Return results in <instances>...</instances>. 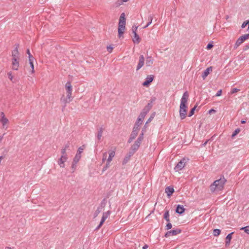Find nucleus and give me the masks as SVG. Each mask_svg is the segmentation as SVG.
<instances>
[{
  "instance_id": "nucleus-1",
  "label": "nucleus",
  "mask_w": 249,
  "mask_h": 249,
  "mask_svg": "<svg viewBox=\"0 0 249 249\" xmlns=\"http://www.w3.org/2000/svg\"><path fill=\"white\" fill-rule=\"evenodd\" d=\"M189 94L187 91L185 92L181 99L179 106V117L181 120L184 119L186 117L187 113V102Z\"/></svg>"
},
{
  "instance_id": "nucleus-2",
  "label": "nucleus",
  "mask_w": 249,
  "mask_h": 249,
  "mask_svg": "<svg viewBox=\"0 0 249 249\" xmlns=\"http://www.w3.org/2000/svg\"><path fill=\"white\" fill-rule=\"evenodd\" d=\"M226 181V179L224 177L215 180L210 187L211 192H214L216 190L220 191L222 190Z\"/></svg>"
},
{
  "instance_id": "nucleus-3",
  "label": "nucleus",
  "mask_w": 249,
  "mask_h": 249,
  "mask_svg": "<svg viewBox=\"0 0 249 249\" xmlns=\"http://www.w3.org/2000/svg\"><path fill=\"white\" fill-rule=\"evenodd\" d=\"M69 97L67 94L66 97H65L64 95H63L60 98V102L62 106V111H64L65 109L67 104L72 100L73 98L72 96H70V98H69Z\"/></svg>"
},
{
  "instance_id": "nucleus-4",
  "label": "nucleus",
  "mask_w": 249,
  "mask_h": 249,
  "mask_svg": "<svg viewBox=\"0 0 249 249\" xmlns=\"http://www.w3.org/2000/svg\"><path fill=\"white\" fill-rule=\"evenodd\" d=\"M125 21H119L118 24V36L119 38L123 36V34L125 29Z\"/></svg>"
},
{
  "instance_id": "nucleus-5",
  "label": "nucleus",
  "mask_w": 249,
  "mask_h": 249,
  "mask_svg": "<svg viewBox=\"0 0 249 249\" xmlns=\"http://www.w3.org/2000/svg\"><path fill=\"white\" fill-rule=\"evenodd\" d=\"M181 230L179 229H176L175 230L168 231L165 234V237H168L171 236L176 235L181 233Z\"/></svg>"
},
{
  "instance_id": "nucleus-6",
  "label": "nucleus",
  "mask_w": 249,
  "mask_h": 249,
  "mask_svg": "<svg viewBox=\"0 0 249 249\" xmlns=\"http://www.w3.org/2000/svg\"><path fill=\"white\" fill-rule=\"evenodd\" d=\"M185 159H183L179 161L177 165L175 167L174 170L178 172L180 170H181L185 166V162H184Z\"/></svg>"
},
{
  "instance_id": "nucleus-7",
  "label": "nucleus",
  "mask_w": 249,
  "mask_h": 249,
  "mask_svg": "<svg viewBox=\"0 0 249 249\" xmlns=\"http://www.w3.org/2000/svg\"><path fill=\"white\" fill-rule=\"evenodd\" d=\"M65 88L66 89L67 94L69 96H72V88L70 82L68 81L66 83L65 85ZM69 98H70V97H69Z\"/></svg>"
},
{
  "instance_id": "nucleus-8",
  "label": "nucleus",
  "mask_w": 249,
  "mask_h": 249,
  "mask_svg": "<svg viewBox=\"0 0 249 249\" xmlns=\"http://www.w3.org/2000/svg\"><path fill=\"white\" fill-rule=\"evenodd\" d=\"M154 76L153 75H148L146 78L145 81L143 82L142 86L147 87L152 82L154 79Z\"/></svg>"
},
{
  "instance_id": "nucleus-9",
  "label": "nucleus",
  "mask_w": 249,
  "mask_h": 249,
  "mask_svg": "<svg viewBox=\"0 0 249 249\" xmlns=\"http://www.w3.org/2000/svg\"><path fill=\"white\" fill-rule=\"evenodd\" d=\"M18 58H12V69L14 70H18L19 67V61Z\"/></svg>"
},
{
  "instance_id": "nucleus-10",
  "label": "nucleus",
  "mask_w": 249,
  "mask_h": 249,
  "mask_svg": "<svg viewBox=\"0 0 249 249\" xmlns=\"http://www.w3.org/2000/svg\"><path fill=\"white\" fill-rule=\"evenodd\" d=\"M67 156H61L58 160V164L60 167L64 168L65 167L64 162L67 160Z\"/></svg>"
},
{
  "instance_id": "nucleus-11",
  "label": "nucleus",
  "mask_w": 249,
  "mask_h": 249,
  "mask_svg": "<svg viewBox=\"0 0 249 249\" xmlns=\"http://www.w3.org/2000/svg\"><path fill=\"white\" fill-rule=\"evenodd\" d=\"M144 57L143 55H141L139 57V61L137 66L136 71L139 70L144 65Z\"/></svg>"
},
{
  "instance_id": "nucleus-12",
  "label": "nucleus",
  "mask_w": 249,
  "mask_h": 249,
  "mask_svg": "<svg viewBox=\"0 0 249 249\" xmlns=\"http://www.w3.org/2000/svg\"><path fill=\"white\" fill-rule=\"evenodd\" d=\"M213 71V67H209L207 68L203 72V73L202 74V77L203 80L205 79L206 77L209 75V74L210 73V72L212 71Z\"/></svg>"
},
{
  "instance_id": "nucleus-13",
  "label": "nucleus",
  "mask_w": 249,
  "mask_h": 249,
  "mask_svg": "<svg viewBox=\"0 0 249 249\" xmlns=\"http://www.w3.org/2000/svg\"><path fill=\"white\" fill-rule=\"evenodd\" d=\"M165 192L166 193L167 196L170 197L174 192V189L173 187L168 186L165 188Z\"/></svg>"
},
{
  "instance_id": "nucleus-14",
  "label": "nucleus",
  "mask_w": 249,
  "mask_h": 249,
  "mask_svg": "<svg viewBox=\"0 0 249 249\" xmlns=\"http://www.w3.org/2000/svg\"><path fill=\"white\" fill-rule=\"evenodd\" d=\"M233 233V232H232L229 234H228L226 237L225 241V246L228 247L230 246L231 240L232 238V235Z\"/></svg>"
},
{
  "instance_id": "nucleus-15",
  "label": "nucleus",
  "mask_w": 249,
  "mask_h": 249,
  "mask_svg": "<svg viewBox=\"0 0 249 249\" xmlns=\"http://www.w3.org/2000/svg\"><path fill=\"white\" fill-rule=\"evenodd\" d=\"M185 211V209L183 206L178 205L176 209V212L179 214H181Z\"/></svg>"
},
{
  "instance_id": "nucleus-16",
  "label": "nucleus",
  "mask_w": 249,
  "mask_h": 249,
  "mask_svg": "<svg viewBox=\"0 0 249 249\" xmlns=\"http://www.w3.org/2000/svg\"><path fill=\"white\" fill-rule=\"evenodd\" d=\"M138 132H135V131H132L130 134V138L128 140V142L131 143L133 141V140L136 138V136L138 135Z\"/></svg>"
},
{
  "instance_id": "nucleus-17",
  "label": "nucleus",
  "mask_w": 249,
  "mask_h": 249,
  "mask_svg": "<svg viewBox=\"0 0 249 249\" xmlns=\"http://www.w3.org/2000/svg\"><path fill=\"white\" fill-rule=\"evenodd\" d=\"M19 53L18 50L17 49V47H15V48L12 51V58H19Z\"/></svg>"
},
{
  "instance_id": "nucleus-18",
  "label": "nucleus",
  "mask_w": 249,
  "mask_h": 249,
  "mask_svg": "<svg viewBox=\"0 0 249 249\" xmlns=\"http://www.w3.org/2000/svg\"><path fill=\"white\" fill-rule=\"evenodd\" d=\"M134 34V37L133 38V41L134 43L139 44L140 42L141 38L137 33L135 32Z\"/></svg>"
},
{
  "instance_id": "nucleus-19",
  "label": "nucleus",
  "mask_w": 249,
  "mask_h": 249,
  "mask_svg": "<svg viewBox=\"0 0 249 249\" xmlns=\"http://www.w3.org/2000/svg\"><path fill=\"white\" fill-rule=\"evenodd\" d=\"M153 63V59L151 56H147L146 59V65L147 67H150Z\"/></svg>"
},
{
  "instance_id": "nucleus-20",
  "label": "nucleus",
  "mask_w": 249,
  "mask_h": 249,
  "mask_svg": "<svg viewBox=\"0 0 249 249\" xmlns=\"http://www.w3.org/2000/svg\"><path fill=\"white\" fill-rule=\"evenodd\" d=\"M143 130L142 132V133L140 134L138 138L137 139V140L135 141V142L136 143H138L139 144H141V142H142V140L143 139V135H144V133L143 132Z\"/></svg>"
},
{
  "instance_id": "nucleus-21",
  "label": "nucleus",
  "mask_w": 249,
  "mask_h": 249,
  "mask_svg": "<svg viewBox=\"0 0 249 249\" xmlns=\"http://www.w3.org/2000/svg\"><path fill=\"white\" fill-rule=\"evenodd\" d=\"M104 131V128L102 127H101L99 130L98 131L97 138L98 140L100 141L101 139V137L102 136L103 132Z\"/></svg>"
},
{
  "instance_id": "nucleus-22",
  "label": "nucleus",
  "mask_w": 249,
  "mask_h": 249,
  "mask_svg": "<svg viewBox=\"0 0 249 249\" xmlns=\"http://www.w3.org/2000/svg\"><path fill=\"white\" fill-rule=\"evenodd\" d=\"M169 216L170 215L169 210H166L164 213L163 217L167 222H170Z\"/></svg>"
},
{
  "instance_id": "nucleus-23",
  "label": "nucleus",
  "mask_w": 249,
  "mask_h": 249,
  "mask_svg": "<svg viewBox=\"0 0 249 249\" xmlns=\"http://www.w3.org/2000/svg\"><path fill=\"white\" fill-rule=\"evenodd\" d=\"M152 108L151 104H148L142 109V111L147 113L149 110Z\"/></svg>"
},
{
  "instance_id": "nucleus-24",
  "label": "nucleus",
  "mask_w": 249,
  "mask_h": 249,
  "mask_svg": "<svg viewBox=\"0 0 249 249\" xmlns=\"http://www.w3.org/2000/svg\"><path fill=\"white\" fill-rule=\"evenodd\" d=\"M153 19V15H149V16H148L149 22H148V23H147V24L145 26H144L143 27V28H146L149 25H150L151 24L152 22Z\"/></svg>"
},
{
  "instance_id": "nucleus-25",
  "label": "nucleus",
  "mask_w": 249,
  "mask_h": 249,
  "mask_svg": "<svg viewBox=\"0 0 249 249\" xmlns=\"http://www.w3.org/2000/svg\"><path fill=\"white\" fill-rule=\"evenodd\" d=\"M115 154V153L114 151H111L109 153V157H108V159H107V161H108V162H111V161L112 160V158L114 157Z\"/></svg>"
},
{
  "instance_id": "nucleus-26",
  "label": "nucleus",
  "mask_w": 249,
  "mask_h": 249,
  "mask_svg": "<svg viewBox=\"0 0 249 249\" xmlns=\"http://www.w3.org/2000/svg\"><path fill=\"white\" fill-rule=\"evenodd\" d=\"M140 145L137 143L135 142L134 144H133L131 147V150H134V151H136L139 148Z\"/></svg>"
},
{
  "instance_id": "nucleus-27",
  "label": "nucleus",
  "mask_w": 249,
  "mask_h": 249,
  "mask_svg": "<svg viewBox=\"0 0 249 249\" xmlns=\"http://www.w3.org/2000/svg\"><path fill=\"white\" fill-rule=\"evenodd\" d=\"M0 121L4 126L8 122V120L5 117H2Z\"/></svg>"
},
{
  "instance_id": "nucleus-28",
  "label": "nucleus",
  "mask_w": 249,
  "mask_h": 249,
  "mask_svg": "<svg viewBox=\"0 0 249 249\" xmlns=\"http://www.w3.org/2000/svg\"><path fill=\"white\" fill-rule=\"evenodd\" d=\"M81 157V155H79V153H76V155L75 156L73 159V161H74V163H77L80 160Z\"/></svg>"
},
{
  "instance_id": "nucleus-29",
  "label": "nucleus",
  "mask_w": 249,
  "mask_h": 249,
  "mask_svg": "<svg viewBox=\"0 0 249 249\" xmlns=\"http://www.w3.org/2000/svg\"><path fill=\"white\" fill-rule=\"evenodd\" d=\"M197 107V106H195L190 110V111L189 112V113L188 114V116L189 117H191L192 116V115H194V112H195V110H196V108Z\"/></svg>"
},
{
  "instance_id": "nucleus-30",
  "label": "nucleus",
  "mask_w": 249,
  "mask_h": 249,
  "mask_svg": "<svg viewBox=\"0 0 249 249\" xmlns=\"http://www.w3.org/2000/svg\"><path fill=\"white\" fill-rule=\"evenodd\" d=\"M221 232V231L219 229H214L213 230V234L214 236H218Z\"/></svg>"
},
{
  "instance_id": "nucleus-31",
  "label": "nucleus",
  "mask_w": 249,
  "mask_h": 249,
  "mask_svg": "<svg viewBox=\"0 0 249 249\" xmlns=\"http://www.w3.org/2000/svg\"><path fill=\"white\" fill-rule=\"evenodd\" d=\"M155 115H156V113L155 112H153L151 114V116L149 118V119H148V120L147 121L146 123V124L150 123L153 119V118H154V117L155 116Z\"/></svg>"
},
{
  "instance_id": "nucleus-32",
  "label": "nucleus",
  "mask_w": 249,
  "mask_h": 249,
  "mask_svg": "<svg viewBox=\"0 0 249 249\" xmlns=\"http://www.w3.org/2000/svg\"><path fill=\"white\" fill-rule=\"evenodd\" d=\"M130 157L126 155L123 161V164L124 165L127 163V162L129 160Z\"/></svg>"
},
{
  "instance_id": "nucleus-33",
  "label": "nucleus",
  "mask_w": 249,
  "mask_h": 249,
  "mask_svg": "<svg viewBox=\"0 0 249 249\" xmlns=\"http://www.w3.org/2000/svg\"><path fill=\"white\" fill-rule=\"evenodd\" d=\"M240 230H243L246 233L249 234V226L242 227L240 228Z\"/></svg>"
},
{
  "instance_id": "nucleus-34",
  "label": "nucleus",
  "mask_w": 249,
  "mask_h": 249,
  "mask_svg": "<svg viewBox=\"0 0 249 249\" xmlns=\"http://www.w3.org/2000/svg\"><path fill=\"white\" fill-rule=\"evenodd\" d=\"M125 14L124 13H123L121 14L120 18H119V21H125Z\"/></svg>"
},
{
  "instance_id": "nucleus-35",
  "label": "nucleus",
  "mask_w": 249,
  "mask_h": 249,
  "mask_svg": "<svg viewBox=\"0 0 249 249\" xmlns=\"http://www.w3.org/2000/svg\"><path fill=\"white\" fill-rule=\"evenodd\" d=\"M240 131V128L236 129L234 130V131L233 132V133L231 135V138H234L236 135H237L239 133Z\"/></svg>"
},
{
  "instance_id": "nucleus-36",
  "label": "nucleus",
  "mask_w": 249,
  "mask_h": 249,
  "mask_svg": "<svg viewBox=\"0 0 249 249\" xmlns=\"http://www.w3.org/2000/svg\"><path fill=\"white\" fill-rule=\"evenodd\" d=\"M27 53L28 54L29 61H31V60H34V58L31 54L29 49L27 50Z\"/></svg>"
},
{
  "instance_id": "nucleus-37",
  "label": "nucleus",
  "mask_w": 249,
  "mask_h": 249,
  "mask_svg": "<svg viewBox=\"0 0 249 249\" xmlns=\"http://www.w3.org/2000/svg\"><path fill=\"white\" fill-rule=\"evenodd\" d=\"M76 164L77 163H74V161H72V164H71V169H72V171L71 172H74L75 170L76 169Z\"/></svg>"
},
{
  "instance_id": "nucleus-38",
  "label": "nucleus",
  "mask_w": 249,
  "mask_h": 249,
  "mask_svg": "<svg viewBox=\"0 0 249 249\" xmlns=\"http://www.w3.org/2000/svg\"><path fill=\"white\" fill-rule=\"evenodd\" d=\"M110 166V162H108V161H107V163L105 165V166L104 167L102 172H104Z\"/></svg>"
},
{
  "instance_id": "nucleus-39",
  "label": "nucleus",
  "mask_w": 249,
  "mask_h": 249,
  "mask_svg": "<svg viewBox=\"0 0 249 249\" xmlns=\"http://www.w3.org/2000/svg\"><path fill=\"white\" fill-rule=\"evenodd\" d=\"M102 208L98 207L95 213V216H96L98 215V214L101 212L102 211Z\"/></svg>"
},
{
  "instance_id": "nucleus-40",
  "label": "nucleus",
  "mask_w": 249,
  "mask_h": 249,
  "mask_svg": "<svg viewBox=\"0 0 249 249\" xmlns=\"http://www.w3.org/2000/svg\"><path fill=\"white\" fill-rule=\"evenodd\" d=\"M249 19L244 21L241 25L242 28H244L248 24H249Z\"/></svg>"
},
{
  "instance_id": "nucleus-41",
  "label": "nucleus",
  "mask_w": 249,
  "mask_h": 249,
  "mask_svg": "<svg viewBox=\"0 0 249 249\" xmlns=\"http://www.w3.org/2000/svg\"><path fill=\"white\" fill-rule=\"evenodd\" d=\"M111 212L110 211H108L107 212L104 213L103 215L105 216L106 218H107L110 214Z\"/></svg>"
},
{
  "instance_id": "nucleus-42",
  "label": "nucleus",
  "mask_w": 249,
  "mask_h": 249,
  "mask_svg": "<svg viewBox=\"0 0 249 249\" xmlns=\"http://www.w3.org/2000/svg\"><path fill=\"white\" fill-rule=\"evenodd\" d=\"M172 225L171 224V223H170V222H168V223L167 224L166 226V229L168 230H170L172 228Z\"/></svg>"
},
{
  "instance_id": "nucleus-43",
  "label": "nucleus",
  "mask_w": 249,
  "mask_h": 249,
  "mask_svg": "<svg viewBox=\"0 0 249 249\" xmlns=\"http://www.w3.org/2000/svg\"><path fill=\"white\" fill-rule=\"evenodd\" d=\"M140 130L139 125L135 124L133 128L132 131H135V132H138Z\"/></svg>"
},
{
  "instance_id": "nucleus-44",
  "label": "nucleus",
  "mask_w": 249,
  "mask_h": 249,
  "mask_svg": "<svg viewBox=\"0 0 249 249\" xmlns=\"http://www.w3.org/2000/svg\"><path fill=\"white\" fill-rule=\"evenodd\" d=\"M33 60H31V61H29L30 65L31 67L32 68V72H34V64H33Z\"/></svg>"
},
{
  "instance_id": "nucleus-45",
  "label": "nucleus",
  "mask_w": 249,
  "mask_h": 249,
  "mask_svg": "<svg viewBox=\"0 0 249 249\" xmlns=\"http://www.w3.org/2000/svg\"><path fill=\"white\" fill-rule=\"evenodd\" d=\"M106 202H105V199H104L102 201L100 204V208H102V209L104 208L106 206Z\"/></svg>"
},
{
  "instance_id": "nucleus-46",
  "label": "nucleus",
  "mask_w": 249,
  "mask_h": 249,
  "mask_svg": "<svg viewBox=\"0 0 249 249\" xmlns=\"http://www.w3.org/2000/svg\"><path fill=\"white\" fill-rule=\"evenodd\" d=\"M212 139H213V137L211 139L207 140L204 143H203L202 144V146H205L208 142H211L212 141Z\"/></svg>"
},
{
  "instance_id": "nucleus-47",
  "label": "nucleus",
  "mask_w": 249,
  "mask_h": 249,
  "mask_svg": "<svg viewBox=\"0 0 249 249\" xmlns=\"http://www.w3.org/2000/svg\"><path fill=\"white\" fill-rule=\"evenodd\" d=\"M239 90H240V89H238L233 88V89H232L231 91V94H233L234 93L237 92Z\"/></svg>"
},
{
  "instance_id": "nucleus-48",
  "label": "nucleus",
  "mask_w": 249,
  "mask_h": 249,
  "mask_svg": "<svg viewBox=\"0 0 249 249\" xmlns=\"http://www.w3.org/2000/svg\"><path fill=\"white\" fill-rule=\"evenodd\" d=\"M135 152V151H134V150H131L126 155L129 156V157H131L133 155Z\"/></svg>"
},
{
  "instance_id": "nucleus-49",
  "label": "nucleus",
  "mask_w": 249,
  "mask_h": 249,
  "mask_svg": "<svg viewBox=\"0 0 249 249\" xmlns=\"http://www.w3.org/2000/svg\"><path fill=\"white\" fill-rule=\"evenodd\" d=\"M156 100L155 97H152L151 99L149 100V102L148 104H151V106L152 107H153L152 103Z\"/></svg>"
},
{
  "instance_id": "nucleus-50",
  "label": "nucleus",
  "mask_w": 249,
  "mask_h": 249,
  "mask_svg": "<svg viewBox=\"0 0 249 249\" xmlns=\"http://www.w3.org/2000/svg\"><path fill=\"white\" fill-rule=\"evenodd\" d=\"M107 218H106L105 216H102V219H101V220L100 221L101 222V225H103L104 224V223L105 222V220L107 219Z\"/></svg>"
},
{
  "instance_id": "nucleus-51",
  "label": "nucleus",
  "mask_w": 249,
  "mask_h": 249,
  "mask_svg": "<svg viewBox=\"0 0 249 249\" xmlns=\"http://www.w3.org/2000/svg\"><path fill=\"white\" fill-rule=\"evenodd\" d=\"M112 50L113 47L111 45H109V46L107 47V50L109 53L112 52Z\"/></svg>"
},
{
  "instance_id": "nucleus-52",
  "label": "nucleus",
  "mask_w": 249,
  "mask_h": 249,
  "mask_svg": "<svg viewBox=\"0 0 249 249\" xmlns=\"http://www.w3.org/2000/svg\"><path fill=\"white\" fill-rule=\"evenodd\" d=\"M213 45L212 43H209L207 45L206 48L208 50H210V49H211L213 47Z\"/></svg>"
},
{
  "instance_id": "nucleus-53",
  "label": "nucleus",
  "mask_w": 249,
  "mask_h": 249,
  "mask_svg": "<svg viewBox=\"0 0 249 249\" xmlns=\"http://www.w3.org/2000/svg\"><path fill=\"white\" fill-rule=\"evenodd\" d=\"M122 3H123V1L122 0L121 1L118 0L117 2H116L115 3L116 7H119L122 4Z\"/></svg>"
},
{
  "instance_id": "nucleus-54",
  "label": "nucleus",
  "mask_w": 249,
  "mask_h": 249,
  "mask_svg": "<svg viewBox=\"0 0 249 249\" xmlns=\"http://www.w3.org/2000/svg\"><path fill=\"white\" fill-rule=\"evenodd\" d=\"M138 27L133 26L132 28V31L133 33H135V32L137 33Z\"/></svg>"
},
{
  "instance_id": "nucleus-55",
  "label": "nucleus",
  "mask_w": 249,
  "mask_h": 249,
  "mask_svg": "<svg viewBox=\"0 0 249 249\" xmlns=\"http://www.w3.org/2000/svg\"><path fill=\"white\" fill-rule=\"evenodd\" d=\"M66 149L64 148L61 150V153L62 154V156H67L66 154Z\"/></svg>"
},
{
  "instance_id": "nucleus-56",
  "label": "nucleus",
  "mask_w": 249,
  "mask_h": 249,
  "mask_svg": "<svg viewBox=\"0 0 249 249\" xmlns=\"http://www.w3.org/2000/svg\"><path fill=\"white\" fill-rule=\"evenodd\" d=\"M84 149L82 147H80L77 151V153H79V155H81V153L83 152Z\"/></svg>"
},
{
  "instance_id": "nucleus-57",
  "label": "nucleus",
  "mask_w": 249,
  "mask_h": 249,
  "mask_svg": "<svg viewBox=\"0 0 249 249\" xmlns=\"http://www.w3.org/2000/svg\"><path fill=\"white\" fill-rule=\"evenodd\" d=\"M144 116H143L142 115L140 114L138 119L139 121H141V122H142L143 119L144 118Z\"/></svg>"
},
{
  "instance_id": "nucleus-58",
  "label": "nucleus",
  "mask_w": 249,
  "mask_h": 249,
  "mask_svg": "<svg viewBox=\"0 0 249 249\" xmlns=\"http://www.w3.org/2000/svg\"><path fill=\"white\" fill-rule=\"evenodd\" d=\"M221 93H222V90L220 89L217 92L216 94H215V96H219L221 95Z\"/></svg>"
},
{
  "instance_id": "nucleus-59",
  "label": "nucleus",
  "mask_w": 249,
  "mask_h": 249,
  "mask_svg": "<svg viewBox=\"0 0 249 249\" xmlns=\"http://www.w3.org/2000/svg\"><path fill=\"white\" fill-rule=\"evenodd\" d=\"M107 157V153H104L103 156V159H102L103 161H104L106 160Z\"/></svg>"
},
{
  "instance_id": "nucleus-60",
  "label": "nucleus",
  "mask_w": 249,
  "mask_h": 249,
  "mask_svg": "<svg viewBox=\"0 0 249 249\" xmlns=\"http://www.w3.org/2000/svg\"><path fill=\"white\" fill-rule=\"evenodd\" d=\"M142 122H141V121H139V119L138 118L135 124L140 126L142 124Z\"/></svg>"
},
{
  "instance_id": "nucleus-61",
  "label": "nucleus",
  "mask_w": 249,
  "mask_h": 249,
  "mask_svg": "<svg viewBox=\"0 0 249 249\" xmlns=\"http://www.w3.org/2000/svg\"><path fill=\"white\" fill-rule=\"evenodd\" d=\"M9 78L12 81L13 79V76L12 75V73L11 72H8V73Z\"/></svg>"
},
{
  "instance_id": "nucleus-62",
  "label": "nucleus",
  "mask_w": 249,
  "mask_h": 249,
  "mask_svg": "<svg viewBox=\"0 0 249 249\" xmlns=\"http://www.w3.org/2000/svg\"><path fill=\"white\" fill-rule=\"evenodd\" d=\"M70 142H68L65 145V147L64 148H66V149L69 148L70 147Z\"/></svg>"
},
{
  "instance_id": "nucleus-63",
  "label": "nucleus",
  "mask_w": 249,
  "mask_h": 249,
  "mask_svg": "<svg viewBox=\"0 0 249 249\" xmlns=\"http://www.w3.org/2000/svg\"><path fill=\"white\" fill-rule=\"evenodd\" d=\"M249 49V45H246L244 47V51H247V50Z\"/></svg>"
},
{
  "instance_id": "nucleus-64",
  "label": "nucleus",
  "mask_w": 249,
  "mask_h": 249,
  "mask_svg": "<svg viewBox=\"0 0 249 249\" xmlns=\"http://www.w3.org/2000/svg\"><path fill=\"white\" fill-rule=\"evenodd\" d=\"M148 248V246L147 244H145L142 248V249H147Z\"/></svg>"
}]
</instances>
